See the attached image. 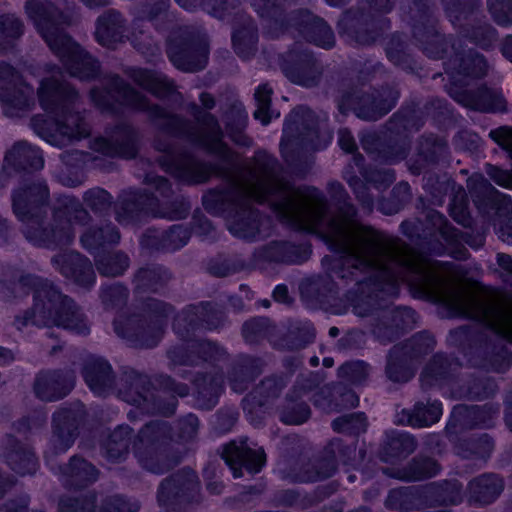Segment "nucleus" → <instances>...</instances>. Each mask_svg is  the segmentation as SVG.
<instances>
[{"label":"nucleus","instance_id":"obj_47","mask_svg":"<svg viewBox=\"0 0 512 512\" xmlns=\"http://www.w3.org/2000/svg\"><path fill=\"white\" fill-rule=\"evenodd\" d=\"M273 297L276 301L284 303L288 298V290L284 285H278L273 291Z\"/></svg>","mask_w":512,"mask_h":512},{"label":"nucleus","instance_id":"obj_28","mask_svg":"<svg viewBox=\"0 0 512 512\" xmlns=\"http://www.w3.org/2000/svg\"><path fill=\"white\" fill-rule=\"evenodd\" d=\"M236 53L241 57H248L254 46V36L248 31H238L232 36Z\"/></svg>","mask_w":512,"mask_h":512},{"label":"nucleus","instance_id":"obj_37","mask_svg":"<svg viewBox=\"0 0 512 512\" xmlns=\"http://www.w3.org/2000/svg\"><path fill=\"white\" fill-rule=\"evenodd\" d=\"M460 488L456 483L446 484L441 488V497L443 503H457L460 501Z\"/></svg>","mask_w":512,"mask_h":512},{"label":"nucleus","instance_id":"obj_25","mask_svg":"<svg viewBox=\"0 0 512 512\" xmlns=\"http://www.w3.org/2000/svg\"><path fill=\"white\" fill-rule=\"evenodd\" d=\"M168 56L171 62L179 69L185 71H196L202 69L206 62V55L203 54L202 60L198 63H192L187 60V52L185 48H180L179 50L173 45L172 42L169 43L168 47Z\"/></svg>","mask_w":512,"mask_h":512},{"label":"nucleus","instance_id":"obj_46","mask_svg":"<svg viewBox=\"0 0 512 512\" xmlns=\"http://www.w3.org/2000/svg\"><path fill=\"white\" fill-rule=\"evenodd\" d=\"M478 185L485 190L491 189L490 185L487 183V181L484 179L483 176H481V175L472 176L468 181V186L471 189H475L476 186H478Z\"/></svg>","mask_w":512,"mask_h":512},{"label":"nucleus","instance_id":"obj_13","mask_svg":"<svg viewBox=\"0 0 512 512\" xmlns=\"http://www.w3.org/2000/svg\"><path fill=\"white\" fill-rule=\"evenodd\" d=\"M111 367L104 360H96L84 369V378L89 388L97 395L104 392L110 382Z\"/></svg>","mask_w":512,"mask_h":512},{"label":"nucleus","instance_id":"obj_22","mask_svg":"<svg viewBox=\"0 0 512 512\" xmlns=\"http://www.w3.org/2000/svg\"><path fill=\"white\" fill-rule=\"evenodd\" d=\"M67 474L75 481L90 483L97 479V470L94 466L80 458H72L68 466Z\"/></svg>","mask_w":512,"mask_h":512},{"label":"nucleus","instance_id":"obj_45","mask_svg":"<svg viewBox=\"0 0 512 512\" xmlns=\"http://www.w3.org/2000/svg\"><path fill=\"white\" fill-rule=\"evenodd\" d=\"M323 33H324V39L323 40H317L316 44L318 46L323 47V48H330V47H332L333 43H334V37H333L332 31L329 28L324 27L323 28Z\"/></svg>","mask_w":512,"mask_h":512},{"label":"nucleus","instance_id":"obj_63","mask_svg":"<svg viewBox=\"0 0 512 512\" xmlns=\"http://www.w3.org/2000/svg\"><path fill=\"white\" fill-rule=\"evenodd\" d=\"M114 328H115V332H116L119 336H121V337H126V336H127V332H126L124 329H122V328L120 327V322H119L118 320H116V321L114 322Z\"/></svg>","mask_w":512,"mask_h":512},{"label":"nucleus","instance_id":"obj_57","mask_svg":"<svg viewBox=\"0 0 512 512\" xmlns=\"http://www.w3.org/2000/svg\"><path fill=\"white\" fill-rule=\"evenodd\" d=\"M402 491L401 490H393L390 492L389 496H388V499H387V504L390 506V507H393V508H396L397 505L395 503H393V499L394 498H397L399 496H402Z\"/></svg>","mask_w":512,"mask_h":512},{"label":"nucleus","instance_id":"obj_55","mask_svg":"<svg viewBox=\"0 0 512 512\" xmlns=\"http://www.w3.org/2000/svg\"><path fill=\"white\" fill-rule=\"evenodd\" d=\"M200 100H201V103L203 104V106L207 109L212 108L214 105V100H213L212 96L209 94H206V93L201 94Z\"/></svg>","mask_w":512,"mask_h":512},{"label":"nucleus","instance_id":"obj_61","mask_svg":"<svg viewBox=\"0 0 512 512\" xmlns=\"http://www.w3.org/2000/svg\"><path fill=\"white\" fill-rule=\"evenodd\" d=\"M332 141V135L330 133H326L325 137H324V143L323 144H315L314 145V148L315 149H323L325 148L329 143H331Z\"/></svg>","mask_w":512,"mask_h":512},{"label":"nucleus","instance_id":"obj_14","mask_svg":"<svg viewBox=\"0 0 512 512\" xmlns=\"http://www.w3.org/2000/svg\"><path fill=\"white\" fill-rule=\"evenodd\" d=\"M199 142L211 152L219 154L224 158L229 157V150L222 142L219 126L212 116L206 117L203 133L199 138Z\"/></svg>","mask_w":512,"mask_h":512},{"label":"nucleus","instance_id":"obj_59","mask_svg":"<svg viewBox=\"0 0 512 512\" xmlns=\"http://www.w3.org/2000/svg\"><path fill=\"white\" fill-rule=\"evenodd\" d=\"M257 324L255 321H252V322H247L244 327H243V334H244V337L247 339V340H251L250 337H249V331L252 330L254 331V327H256Z\"/></svg>","mask_w":512,"mask_h":512},{"label":"nucleus","instance_id":"obj_35","mask_svg":"<svg viewBox=\"0 0 512 512\" xmlns=\"http://www.w3.org/2000/svg\"><path fill=\"white\" fill-rule=\"evenodd\" d=\"M450 214L454 220L463 226H467L470 223L468 212L466 211V204L461 202L459 205L454 200L450 207Z\"/></svg>","mask_w":512,"mask_h":512},{"label":"nucleus","instance_id":"obj_34","mask_svg":"<svg viewBox=\"0 0 512 512\" xmlns=\"http://www.w3.org/2000/svg\"><path fill=\"white\" fill-rule=\"evenodd\" d=\"M387 375L394 382H406L413 376V372L403 365L389 362Z\"/></svg>","mask_w":512,"mask_h":512},{"label":"nucleus","instance_id":"obj_44","mask_svg":"<svg viewBox=\"0 0 512 512\" xmlns=\"http://www.w3.org/2000/svg\"><path fill=\"white\" fill-rule=\"evenodd\" d=\"M453 413L459 414V415H474V416L480 417V415H482L484 413V410H482L478 407L466 408L463 406H458V407L454 408Z\"/></svg>","mask_w":512,"mask_h":512},{"label":"nucleus","instance_id":"obj_51","mask_svg":"<svg viewBox=\"0 0 512 512\" xmlns=\"http://www.w3.org/2000/svg\"><path fill=\"white\" fill-rule=\"evenodd\" d=\"M94 505V499L79 505L78 502L73 506L74 512H91Z\"/></svg>","mask_w":512,"mask_h":512},{"label":"nucleus","instance_id":"obj_20","mask_svg":"<svg viewBox=\"0 0 512 512\" xmlns=\"http://www.w3.org/2000/svg\"><path fill=\"white\" fill-rule=\"evenodd\" d=\"M119 238L118 231L113 226L107 225L99 231L84 234L81 237V242L85 248L92 249L106 243H116Z\"/></svg>","mask_w":512,"mask_h":512},{"label":"nucleus","instance_id":"obj_38","mask_svg":"<svg viewBox=\"0 0 512 512\" xmlns=\"http://www.w3.org/2000/svg\"><path fill=\"white\" fill-rule=\"evenodd\" d=\"M503 8L504 7L502 4L498 5V4H495L493 2V0H489V9H490L495 21L500 25L506 26L509 23H511L512 19H511L510 15L502 12Z\"/></svg>","mask_w":512,"mask_h":512},{"label":"nucleus","instance_id":"obj_2","mask_svg":"<svg viewBox=\"0 0 512 512\" xmlns=\"http://www.w3.org/2000/svg\"><path fill=\"white\" fill-rule=\"evenodd\" d=\"M26 12L47 45L60 58L70 75L80 79H88L97 73V62L63 32L60 27L59 15L50 2L43 0L28 1Z\"/></svg>","mask_w":512,"mask_h":512},{"label":"nucleus","instance_id":"obj_8","mask_svg":"<svg viewBox=\"0 0 512 512\" xmlns=\"http://www.w3.org/2000/svg\"><path fill=\"white\" fill-rule=\"evenodd\" d=\"M5 162L18 168L39 169L43 167V157L39 149L26 142L15 144L6 154Z\"/></svg>","mask_w":512,"mask_h":512},{"label":"nucleus","instance_id":"obj_10","mask_svg":"<svg viewBox=\"0 0 512 512\" xmlns=\"http://www.w3.org/2000/svg\"><path fill=\"white\" fill-rule=\"evenodd\" d=\"M502 489V480L494 475H483L474 479L469 484L471 499L481 504H488L494 501Z\"/></svg>","mask_w":512,"mask_h":512},{"label":"nucleus","instance_id":"obj_23","mask_svg":"<svg viewBox=\"0 0 512 512\" xmlns=\"http://www.w3.org/2000/svg\"><path fill=\"white\" fill-rule=\"evenodd\" d=\"M100 273L107 276H116L128 267V259L123 254L107 255L97 262Z\"/></svg>","mask_w":512,"mask_h":512},{"label":"nucleus","instance_id":"obj_6","mask_svg":"<svg viewBox=\"0 0 512 512\" xmlns=\"http://www.w3.org/2000/svg\"><path fill=\"white\" fill-rule=\"evenodd\" d=\"M223 458L225 462L232 468L233 476L238 478L242 475L238 468L244 466L251 473H257L265 464V453L260 447L251 448L248 446L247 441L240 443L231 442L223 451Z\"/></svg>","mask_w":512,"mask_h":512},{"label":"nucleus","instance_id":"obj_36","mask_svg":"<svg viewBox=\"0 0 512 512\" xmlns=\"http://www.w3.org/2000/svg\"><path fill=\"white\" fill-rule=\"evenodd\" d=\"M311 115L312 112L308 108L299 107L295 109L286 122L284 133L286 134L291 129L292 124L298 125L300 121L303 122L306 118H310Z\"/></svg>","mask_w":512,"mask_h":512},{"label":"nucleus","instance_id":"obj_31","mask_svg":"<svg viewBox=\"0 0 512 512\" xmlns=\"http://www.w3.org/2000/svg\"><path fill=\"white\" fill-rule=\"evenodd\" d=\"M390 446L398 450V454H409L415 449L414 439L407 433H397L391 440Z\"/></svg>","mask_w":512,"mask_h":512},{"label":"nucleus","instance_id":"obj_18","mask_svg":"<svg viewBox=\"0 0 512 512\" xmlns=\"http://www.w3.org/2000/svg\"><path fill=\"white\" fill-rule=\"evenodd\" d=\"M272 88L268 84L259 85L255 91L256 110L254 117L259 120L262 124L267 125L273 117H279V113L275 115L270 112V101H271Z\"/></svg>","mask_w":512,"mask_h":512},{"label":"nucleus","instance_id":"obj_32","mask_svg":"<svg viewBox=\"0 0 512 512\" xmlns=\"http://www.w3.org/2000/svg\"><path fill=\"white\" fill-rule=\"evenodd\" d=\"M85 201L92 209H103L110 203V195L102 189H95L85 194Z\"/></svg>","mask_w":512,"mask_h":512},{"label":"nucleus","instance_id":"obj_5","mask_svg":"<svg viewBox=\"0 0 512 512\" xmlns=\"http://www.w3.org/2000/svg\"><path fill=\"white\" fill-rule=\"evenodd\" d=\"M0 101L4 112L11 117L19 116L34 103L33 88L5 64H0Z\"/></svg>","mask_w":512,"mask_h":512},{"label":"nucleus","instance_id":"obj_19","mask_svg":"<svg viewBox=\"0 0 512 512\" xmlns=\"http://www.w3.org/2000/svg\"><path fill=\"white\" fill-rule=\"evenodd\" d=\"M108 94L111 97L117 96L123 104L129 105L135 109H148L147 100L143 95L118 80L115 81L113 88L108 91Z\"/></svg>","mask_w":512,"mask_h":512},{"label":"nucleus","instance_id":"obj_58","mask_svg":"<svg viewBox=\"0 0 512 512\" xmlns=\"http://www.w3.org/2000/svg\"><path fill=\"white\" fill-rule=\"evenodd\" d=\"M176 2L186 10H192L196 6V0H176Z\"/></svg>","mask_w":512,"mask_h":512},{"label":"nucleus","instance_id":"obj_3","mask_svg":"<svg viewBox=\"0 0 512 512\" xmlns=\"http://www.w3.org/2000/svg\"><path fill=\"white\" fill-rule=\"evenodd\" d=\"M59 77H62L60 72H51L49 77L41 80L38 99L49 120L42 123L39 118H35L33 125L46 136L80 139L88 135V130L79 115L68 112V102L75 93L61 83Z\"/></svg>","mask_w":512,"mask_h":512},{"label":"nucleus","instance_id":"obj_60","mask_svg":"<svg viewBox=\"0 0 512 512\" xmlns=\"http://www.w3.org/2000/svg\"><path fill=\"white\" fill-rule=\"evenodd\" d=\"M211 199H218V196L215 195V194H211V195H208L204 198V205H205V208L211 212H214V207H212L210 205V200Z\"/></svg>","mask_w":512,"mask_h":512},{"label":"nucleus","instance_id":"obj_39","mask_svg":"<svg viewBox=\"0 0 512 512\" xmlns=\"http://www.w3.org/2000/svg\"><path fill=\"white\" fill-rule=\"evenodd\" d=\"M470 62H471V67L467 68L468 69V71L466 72L467 75H472V76L478 77L485 73L487 65L482 56L475 54L471 57Z\"/></svg>","mask_w":512,"mask_h":512},{"label":"nucleus","instance_id":"obj_21","mask_svg":"<svg viewBox=\"0 0 512 512\" xmlns=\"http://www.w3.org/2000/svg\"><path fill=\"white\" fill-rule=\"evenodd\" d=\"M7 462L13 470L22 475L37 469V460L34 454L28 451L13 450L7 456Z\"/></svg>","mask_w":512,"mask_h":512},{"label":"nucleus","instance_id":"obj_26","mask_svg":"<svg viewBox=\"0 0 512 512\" xmlns=\"http://www.w3.org/2000/svg\"><path fill=\"white\" fill-rule=\"evenodd\" d=\"M438 470L439 467L435 461L425 459L415 462L413 464L412 471L400 477L409 481L420 480L435 476L438 473Z\"/></svg>","mask_w":512,"mask_h":512},{"label":"nucleus","instance_id":"obj_43","mask_svg":"<svg viewBox=\"0 0 512 512\" xmlns=\"http://www.w3.org/2000/svg\"><path fill=\"white\" fill-rule=\"evenodd\" d=\"M498 265L510 276H512V258L506 254L497 256Z\"/></svg>","mask_w":512,"mask_h":512},{"label":"nucleus","instance_id":"obj_11","mask_svg":"<svg viewBox=\"0 0 512 512\" xmlns=\"http://www.w3.org/2000/svg\"><path fill=\"white\" fill-rule=\"evenodd\" d=\"M26 238L36 245L64 244L73 236L72 221L69 218L64 223H60L52 230L51 235L44 231L32 232L30 229L25 231Z\"/></svg>","mask_w":512,"mask_h":512},{"label":"nucleus","instance_id":"obj_29","mask_svg":"<svg viewBox=\"0 0 512 512\" xmlns=\"http://www.w3.org/2000/svg\"><path fill=\"white\" fill-rule=\"evenodd\" d=\"M22 34V24L13 15L0 18V39L5 36L17 37Z\"/></svg>","mask_w":512,"mask_h":512},{"label":"nucleus","instance_id":"obj_54","mask_svg":"<svg viewBox=\"0 0 512 512\" xmlns=\"http://www.w3.org/2000/svg\"><path fill=\"white\" fill-rule=\"evenodd\" d=\"M499 237L503 240L512 244V228H501L499 231Z\"/></svg>","mask_w":512,"mask_h":512},{"label":"nucleus","instance_id":"obj_40","mask_svg":"<svg viewBox=\"0 0 512 512\" xmlns=\"http://www.w3.org/2000/svg\"><path fill=\"white\" fill-rule=\"evenodd\" d=\"M338 143L340 147L346 152H353L356 148L353 136L346 129L339 131Z\"/></svg>","mask_w":512,"mask_h":512},{"label":"nucleus","instance_id":"obj_24","mask_svg":"<svg viewBox=\"0 0 512 512\" xmlns=\"http://www.w3.org/2000/svg\"><path fill=\"white\" fill-rule=\"evenodd\" d=\"M229 231L240 238L252 239L256 235L257 225L254 218L248 217L229 218L227 221Z\"/></svg>","mask_w":512,"mask_h":512},{"label":"nucleus","instance_id":"obj_33","mask_svg":"<svg viewBox=\"0 0 512 512\" xmlns=\"http://www.w3.org/2000/svg\"><path fill=\"white\" fill-rule=\"evenodd\" d=\"M32 195V189H28L22 192H16L13 195V208L16 216L24 221L26 219L27 214V205L28 200H30V197Z\"/></svg>","mask_w":512,"mask_h":512},{"label":"nucleus","instance_id":"obj_62","mask_svg":"<svg viewBox=\"0 0 512 512\" xmlns=\"http://www.w3.org/2000/svg\"><path fill=\"white\" fill-rule=\"evenodd\" d=\"M141 462L143 463V466L145 468H147L148 470L154 472V473H161L163 472V469L160 468V467H156V466H153L152 464H150L148 461H144V460H141Z\"/></svg>","mask_w":512,"mask_h":512},{"label":"nucleus","instance_id":"obj_1","mask_svg":"<svg viewBox=\"0 0 512 512\" xmlns=\"http://www.w3.org/2000/svg\"><path fill=\"white\" fill-rule=\"evenodd\" d=\"M239 202H267L294 227L317 233L339 254L323 264L340 278L371 270L383 282L407 283L418 297L446 306L454 315L484 322L512 343V303L487 296L464 284L448 282L439 267L401 241L361 225L355 211L347 207L326 217L321 192L313 187L294 188L279 175L277 161L260 152L252 166L233 182ZM241 205V203H239Z\"/></svg>","mask_w":512,"mask_h":512},{"label":"nucleus","instance_id":"obj_9","mask_svg":"<svg viewBox=\"0 0 512 512\" xmlns=\"http://www.w3.org/2000/svg\"><path fill=\"white\" fill-rule=\"evenodd\" d=\"M122 21L120 14L109 11L99 17L96 25V40L103 46L111 47L122 38Z\"/></svg>","mask_w":512,"mask_h":512},{"label":"nucleus","instance_id":"obj_42","mask_svg":"<svg viewBox=\"0 0 512 512\" xmlns=\"http://www.w3.org/2000/svg\"><path fill=\"white\" fill-rule=\"evenodd\" d=\"M43 386H44L43 380L41 378H39L35 384V391H36V394L43 400H54V399H56L58 397H62L66 394V392H64L62 394H59L58 396L49 395L48 393H46Z\"/></svg>","mask_w":512,"mask_h":512},{"label":"nucleus","instance_id":"obj_41","mask_svg":"<svg viewBox=\"0 0 512 512\" xmlns=\"http://www.w3.org/2000/svg\"><path fill=\"white\" fill-rule=\"evenodd\" d=\"M367 366L363 362H354L342 366L341 370L344 374L350 375L352 380H358L359 377L354 376L353 372L360 371L366 373Z\"/></svg>","mask_w":512,"mask_h":512},{"label":"nucleus","instance_id":"obj_52","mask_svg":"<svg viewBox=\"0 0 512 512\" xmlns=\"http://www.w3.org/2000/svg\"><path fill=\"white\" fill-rule=\"evenodd\" d=\"M436 380V375L430 369H425L421 375V382L423 385H431L432 380Z\"/></svg>","mask_w":512,"mask_h":512},{"label":"nucleus","instance_id":"obj_17","mask_svg":"<svg viewBox=\"0 0 512 512\" xmlns=\"http://www.w3.org/2000/svg\"><path fill=\"white\" fill-rule=\"evenodd\" d=\"M197 484V476L192 471L187 474V479L185 481H180L179 479L165 480L160 485L158 501L161 505H165L169 501L170 497H176L180 490L197 486Z\"/></svg>","mask_w":512,"mask_h":512},{"label":"nucleus","instance_id":"obj_12","mask_svg":"<svg viewBox=\"0 0 512 512\" xmlns=\"http://www.w3.org/2000/svg\"><path fill=\"white\" fill-rule=\"evenodd\" d=\"M132 77L137 84L156 96L164 97L173 92L172 84L162 74L138 69Z\"/></svg>","mask_w":512,"mask_h":512},{"label":"nucleus","instance_id":"obj_7","mask_svg":"<svg viewBox=\"0 0 512 512\" xmlns=\"http://www.w3.org/2000/svg\"><path fill=\"white\" fill-rule=\"evenodd\" d=\"M449 93L457 102L473 110L502 112L506 109L503 95L488 88H482L477 94H472L467 91H458L456 87H451Z\"/></svg>","mask_w":512,"mask_h":512},{"label":"nucleus","instance_id":"obj_56","mask_svg":"<svg viewBox=\"0 0 512 512\" xmlns=\"http://www.w3.org/2000/svg\"><path fill=\"white\" fill-rule=\"evenodd\" d=\"M97 149L103 152L104 154H111L110 145L108 141L105 139H100L96 143Z\"/></svg>","mask_w":512,"mask_h":512},{"label":"nucleus","instance_id":"obj_50","mask_svg":"<svg viewBox=\"0 0 512 512\" xmlns=\"http://www.w3.org/2000/svg\"><path fill=\"white\" fill-rule=\"evenodd\" d=\"M502 53L510 62H512V36L505 39L502 47Z\"/></svg>","mask_w":512,"mask_h":512},{"label":"nucleus","instance_id":"obj_64","mask_svg":"<svg viewBox=\"0 0 512 512\" xmlns=\"http://www.w3.org/2000/svg\"><path fill=\"white\" fill-rule=\"evenodd\" d=\"M353 310H354L355 314H357L358 316H361V317L368 314V311L362 309V307L359 304L353 305Z\"/></svg>","mask_w":512,"mask_h":512},{"label":"nucleus","instance_id":"obj_48","mask_svg":"<svg viewBox=\"0 0 512 512\" xmlns=\"http://www.w3.org/2000/svg\"><path fill=\"white\" fill-rule=\"evenodd\" d=\"M73 417L71 416V413L68 410H62L58 411L54 415V423L56 426H58L61 422L64 424L69 423Z\"/></svg>","mask_w":512,"mask_h":512},{"label":"nucleus","instance_id":"obj_4","mask_svg":"<svg viewBox=\"0 0 512 512\" xmlns=\"http://www.w3.org/2000/svg\"><path fill=\"white\" fill-rule=\"evenodd\" d=\"M27 280L33 281L34 285L37 286L34 296L35 306L33 317L35 322L39 323L41 318L45 317L46 312L51 316L52 310H55V315L43 322L45 325L63 327L78 334L88 332L86 323L76 310L73 301L61 295L48 282H40L30 278Z\"/></svg>","mask_w":512,"mask_h":512},{"label":"nucleus","instance_id":"obj_15","mask_svg":"<svg viewBox=\"0 0 512 512\" xmlns=\"http://www.w3.org/2000/svg\"><path fill=\"white\" fill-rule=\"evenodd\" d=\"M443 413L441 402L434 400L426 405L417 404L409 418V424L415 427L430 426L439 421Z\"/></svg>","mask_w":512,"mask_h":512},{"label":"nucleus","instance_id":"obj_30","mask_svg":"<svg viewBox=\"0 0 512 512\" xmlns=\"http://www.w3.org/2000/svg\"><path fill=\"white\" fill-rule=\"evenodd\" d=\"M310 416V410L307 405L300 404L297 406L296 410L293 411H284L281 416V420L286 424H302L304 423Z\"/></svg>","mask_w":512,"mask_h":512},{"label":"nucleus","instance_id":"obj_49","mask_svg":"<svg viewBox=\"0 0 512 512\" xmlns=\"http://www.w3.org/2000/svg\"><path fill=\"white\" fill-rule=\"evenodd\" d=\"M162 429L160 424H149L141 431L142 439L148 438L151 434L158 433Z\"/></svg>","mask_w":512,"mask_h":512},{"label":"nucleus","instance_id":"obj_53","mask_svg":"<svg viewBox=\"0 0 512 512\" xmlns=\"http://www.w3.org/2000/svg\"><path fill=\"white\" fill-rule=\"evenodd\" d=\"M247 121V114L241 108L237 109V129L241 130Z\"/></svg>","mask_w":512,"mask_h":512},{"label":"nucleus","instance_id":"obj_16","mask_svg":"<svg viewBox=\"0 0 512 512\" xmlns=\"http://www.w3.org/2000/svg\"><path fill=\"white\" fill-rule=\"evenodd\" d=\"M213 173L215 170L211 166L195 161H187L175 171L178 178L194 183L206 181Z\"/></svg>","mask_w":512,"mask_h":512},{"label":"nucleus","instance_id":"obj_27","mask_svg":"<svg viewBox=\"0 0 512 512\" xmlns=\"http://www.w3.org/2000/svg\"><path fill=\"white\" fill-rule=\"evenodd\" d=\"M333 429L338 432L352 431L361 432L366 428V419L363 414H351L336 419L333 422Z\"/></svg>","mask_w":512,"mask_h":512}]
</instances>
